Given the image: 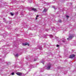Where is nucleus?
Here are the masks:
<instances>
[{
  "label": "nucleus",
  "instance_id": "f257e3e1",
  "mask_svg": "<svg viewBox=\"0 0 76 76\" xmlns=\"http://www.w3.org/2000/svg\"><path fill=\"white\" fill-rule=\"evenodd\" d=\"M75 55L74 54L71 55L69 56V58H73V57H75Z\"/></svg>",
  "mask_w": 76,
  "mask_h": 76
},
{
  "label": "nucleus",
  "instance_id": "f03ea898",
  "mask_svg": "<svg viewBox=\"0 0 76 76\" xmlns=\"http://www.w3.org/2000/svg\"><path fill=\"white\" fill-rule=\"evenodd\" d=\"M16 74L18 76H21L22 75V73L21 72H17L16 73Z\"/></svg>",
  "mask_w": 76,
  "mask_h": 76
},
{
  "label": "nucleus",
  "instance_id": "7ed1b4c3",
  "mask_svg": "<svg viewBox=\"0 0 76 76\" xmlns=\"http://www.w3.org/2000/svg\"><path fill=\"white\" fill-rule=\"evenodd\" d=\"M23 45L26 46L27 45H28V46H29V44H28V43H23Z\"/></svg>",
  "mask_w": 76,
  "mask_h": 76
},
{
  "label": "nucleus",
  "instance_id": "20e7f679",
  "mask_svg": "<svg viewBox=\"0 0 76 76\" xmlns=\"http://www.w3.org/2000/svg\"><path fill=\"white\" fill-rule=\"evenodd\" d=\"M73 37H74V35H71L69 37V38H70V39H72V38H73Z\"/></svg>",
  "mask_w": 76,
  "mask_h": 76
},
{
  "label": "nucleus",
  "instance_id": "39448f33",
  "mask_svg": "<svg viewBox=\"0 0 76 76\" xmlns=\"http://www.w3.org/2000/svg\"><path fill=\"white\" fill-rule=\"evenodd\" d=\"M47 10L46 9H45L43 11V12H47Z\"/></svg>",
  "mask_w": 76,
  "mask_h": 76
},
{
  "label": "nucleus",
  "instance_id": "423d86ee",
  "mask_svg": "<svg viewBox=\"0 0 76 76\" xmlns=\"http://www.w3.org/2000/svg\"><path fill=\"white\" fill-rule=\"evenodd\" d=\"M32 10H33L34 11H35V10H37V9H35V8H33L32 9Z\"/></svg>",
  "mask_w": 76,
  "mask_h": 76
},
{
  "label": "nucleus",
  "instance_id": "0eeeda50",
  "mask_svg": "<svg viewBox=\"0 0 76 76\" xmlns=\"http://www.w3.org/2000/svg\"><path fill=\"white\" fill-rule=\"evenodd\" d=\"M50 67H51V66H49L47 68V69H48V70H49V69H50Z\"/></svg>",
  "mask_w": 76,
  "mask_h": 76
},
{
  "label": "nucleus",
  "instance_id": "6e6552de",
  "mask_svg": "<svg viewBox=\"0 0 76 76\" xmlns=\"http://www.w3.org/2000/svg\"><path fill=\"white\" fill-rule=\"evenodd\" d=\"M10 14H11V16H13V13H12V12H10Z\"/></svg>",
  "mask_w": 76,
  "mask_h": 76
},
{
  "label": "nucleus",
  "instance_id": "1a4fd4ad",
  "mask_svg": "<svg viewBox=\"0 0 76 76\" xmlns=\"http://www.w3.org/2000/svg\"><path fill=\"white\" fill-rule=\"evenodd\" d=\"M18 54H16L15 56L16 57H18Z\"/></svg>",
  "mask_w": 76,
  "mask_h": 76
},
{
  "label": "nucleus",
  "instance_id": "9d476101",
  "mask_svg": "<svg viewBox=\"0 0 76 76\" xmlns=\"http://www.w3.org/2000/svg\"><path fill=\"white\" fill-rule=\"evenodd\" d=\"M66 18H69L70 17H69V16H68L67 15H66Z\"/></svg>",
  "mask_w": 76,
  "mask_h": 76
},
{
  "label": "nucleus",
  "instance_id": "9b49d317",
  "mask_svg": "<svg viewBox=\"0 0 76 76\" xmlns=\"http://www.w3.org/2000/svg\"><path fill=\"white\" fill-rule=\"evenodd\" d=\"M12 75H15V73H14V72H12Z\"/></svg>",
  "mask_w": 76,
  "mask_h": 76
},
{
  "label": "nucleus",
  "instance_id": "f8f14e48",
  "mask_svg": "<svg viewBox=\"0 0 76 76\" xmlns=\"http://www.w3.org/2000/svg\"><path fill=\"white\" fill-rule=\"evenodd\" d=\"M56 47H59V45H56Z\"/></svg>",
  "mask_w": 76,
  "mask_h": 76
},
{
  "label": "nucleus",
  "instance_id": "ddd939ff",
  "mask_svg": "<svg viewBox=\"0 0 76 76\" xmlns=\"http://www.w3.org/2000/svg\"><path fill=\"white\" fill-rule=\"evenodd\" d=\"M36 59H34V61H36Z\"/></svg>",
  "mask_w": 76,
  "mask_h": 76
},
{
  "label": "nucleus",
  "instance_id": "4468645a",
  "mask_svg": "<svg viewBox=\"0 0 76 76\" xmlns=\"http://www.w3.org/2000/svg\"><path fill=\"white\" fill-rule=\"evenodd\" d=\"M59 22H61V20H59Z\"/></svg>",
  "mask_w": 76,
  "mask_h": 76
},
{
  "label": "nucleus",
  "instance_id": "2eb2a0df",
  "mask_svg": "<svg viewBox=\"0 0 76 76\" xmlns=\"http://www.w3.org/2000/svg\"><path fill=\"white\" fill-rule=\"evenodd\" d=\"M36 17H37V18H38V15H37V16H36Z\"/></svg>",
  "mask_w": 76,
  "mask_h": 76
},
{
  "label": "nucleus",
  "instance_id": "dca6fc26",
  "mask_svg": "<svg viewBox=\"0 0 76 76\" xmlns=\"http://www.w3.org/2000/svg\"><path fill=\"white\" fill-rule=\"evenodd\" d=\"M37 17H36V20H37Z\"/></svg>",
  "mask_w": 76,
  "mask_h": 76
},
{
  "label": "nucleus",
  "instance_id": "f3484780",
  "mask_svg": "<svg viewBox=\"0 0 76 76\" xmlns=\"http://www.w3.org/2000/svg\"><path fill=\"white\" fill-rule=\"evenodd\" d=\"M51 37H53V35H51Z\"/></svg>",
  "mask_w": 76,
  "mask_h": 76
},
{
  "label": "nucleus",
  "instance_id": "a211bd4d",
  "mask_svg": "<svg viewBox=\"0 0 76 76\" xmlns=\"http://www.w3.org/2000/svg\"><path fill=\"white\" fill-rule=\"evenodd\" d=\"M67 39H69V38H67Z\"/></svg>",
  "mask_w": 76,
  "mask_h": 76
}]
</instances>
